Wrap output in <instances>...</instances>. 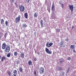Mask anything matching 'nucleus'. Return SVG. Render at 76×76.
<instances>
[{
    "instance_id": "44",
    "label": "nucleus",
    "mask_w": 76,
    "mask_h": 76,
    "mask_svg": "<svg viewBox=\"0 0 76 76\" xmlns=\"http://www.w3.org/2000/svg\"><path fill=\"white\" fill-rule=\"evenodd\" d=\"M15 5H16V2H15Z\"/></svg>"
},
{
    "instance_id": "18",
    "label": "nucleus",
    "mask_w": 76,
    "mask_h": 76,
    "mask_svg": "<svg viewBox=\"0 0 76 76\" xmlns=\"http://www.w3.org/2000/svg\"><path fill=\"white\" fill-rule=\"evenodd\" d=\"M60 63H62L64 62V59H62L60 60Z\"/></svg>"
},
{
    "instance_id": "33",
    "label": "nucleus",
    "mask_w": 76,
    "mask_h": 76,
    "mask_svg": "<svg viewBox=\"0 0 76 76\" xmlns=\"http://www.w3.org/2000/svg\"><path fill=\"white\" fill-rule=\"evenodd\" d=\"M34 61H37V58H33Z\"/></svg>"
},
{
    "instance_id": "5",
    "label": "nucleus",
    "mask_w": 76,
    "mask_h": 76,
    "mask_svg": "<svg viewBox=\"0 0 76 76\" xmlns=\"http://www.w3.org/2000/svg\"><path fill=\"white\" fill-rule=\"evenodd\" d=\"M39 72L40 74H42L43 73H44V69L42 67H41L39 68Z\"/></svg>"
},
{
    "instance_id": "7",
    "label": "nucleus",
    "mask_w": 76,
    "mask_h": 76,
    "mask_svg": "<svg viewBox=\"0 0 76 76\" xmlns=\"http://www.w3.org/2000/svg\"><path fill=\"white\" fill-rule=\"evenodd\" d=\"M73 5H69V8L71 11V12H73Z\"/></svg>"
},
{
    "instance_id": "43",
    "label": "nucleus",
    "mask_w": 76,
    "mask_h": 76,
    "mask_svg": "<svg viewBox=\"0 0 76 76\" xmlns=\"http://www.w3.org/2000/svg\"><path fill=\"white\" fill-rule=\"evenodd\" d=\"M13 1H14V0H12V1L13 2Z\"/></svg>"
},
{
    "instance_id": "46",
    "label": "nucleus",
    "mask_w": 76,
    "mask_h": 76,
    "mask_svg": "<svg viewBox=\"0 0 76 76\" xmlns=\"http://www.w3.org/2000/svg\"><path fill=\"white\" fill-rule=\"evenodd\" d=\"M28 0V1H29L30 0Z\"/></svg>"
},
{
    "instance_id": "34",
    "label": "nucleus",
    "mask_w": 76,
    "mask_h": 76,
    "mask_svg": "<svg viewBox=\"0 0 76 76\" xmlns=\"http://www.w3.org/2000/svg\"><path fill=\"white\" fill-rule=\"evenodd\" d=\"M71 59V58L70 57H69L68 58V60H70Z\"/></svg>"
},
{
    "instance_id": "2",
    "label": "nucleus",
    "mask_w": 76,
    "mask_h": 76,
    "mask_svg": "<svg viewBox=\"0 0 76 76\" xmlns=\"http://www.w3.org/2000/svg\"><path fill=\"white\" fill-rule=\"evenodd\" d=\"M21 17V16H20V15H19L18 16V17L16 18L15 19V22L16 23H18V22H19L20 20Z\"/></svg>"
},
{
    "instance_id": "37",
    "label": "nucleus",
    "mask_w": 76,
    "mask_h": 76,
    "mask_svg": "<svg viewBox=\"0 0 76 76\" xmlns=\"http://www.w3.org/2000/svg\"><path fill=\"white\" fill-rule=\"evenodd\" d=\"M63 43H61V44H60L61 46V47H62L63 46Z\"/></svg>"
},
{
    "instance_id": "10",
    "label": "nucleus",
    "mask_w": 76,
    "mask_h": 76,
    "mask_svg": "<svg viewBox=\"0 0 76 76\" xmlns=\"http://www.w3.org/2000/svg\"><path fill=\"white\" fill-rule=\"evenodd\" d=\"M43 20H41L40 21V24L41 25V28H43L44 27V24H43Z\"/></svg>"
},
{
    "instance_id": "22",
    "label": "nucleus",
    "mask_w": 76,
    "mask_h": 76,
    "mask_svg": "<svg viewBox=\"0 0 76 76\" xmlns=\"http://www.w3.org/2000/svg\"><path fill=\"white\" fill-rule=\"evenodd\" d=\"M57 69H58V70H62V68L60 66H58L57 67Z\"/></svg>"
},
{
    "instance_id": "32",
    "label": "nucleus",
    "mask_w": 76,
    "mask_h": 76,
    "mask_svg": "<svg viewBox=\"0 0 76 76\" xmlns=\"http://www.w3.org/2000/svg\"><path fill=\"white\" fill-rule=\"evenodd\" d=\"M56 30H57V31L58 32H60V29H57Z\"/></svg>"
},
{
    "instance_id": "1",
    "label": "nucleus",
    "mask_w": 76,
    "mask_h": 76,
    "mask_svg": "<svg viewBox=\"0 0 76 76\" xmlns=\"http://www.w3.org/2000/svg\"><path fill=\"white\" fill-rule=\"evenodd\" d=\"M2 48L3 49H5L4 51L6 53H9L10 51V47L9 46L6 45L5 43H4L2 44Z\"/></svg>"
},
{
    "instance_id": "17",
    "label": "nucleus",
    "mask_w": 76,
    "mask_h": 76,
    "mask_svg": "<svg viewBox=\"0 0 76 76\" xmlns=\"http://www.w3.org/2000/svg\"><path fill=\"white\" fill-rule=\"evenodd\" d=\"M75 45H71L70 47V48L72 49H75Z\"/></svg>"
},
{
    "instance_id": "24",
    "label": "nucleus",
    "mask_w": 76,
    "mask_h": 76,
    "mask_svg": "<svg viewBox=\"0 0 76 76\" xmlns=\"http://www.w3.org/2000/svg\"><path fill=\"white\" fill-rule=\"evenodd\" d=\"M47 10L48 11L49 13H50V7H47Z\"/></svg>"
},
{
    "instance_id": "42",
    "label": "nucleus",
    "mask_w": 76,
    "mask_h": 76,
    "mask_svg": "<svg viewBox=\"0 0 76 76\" xmlns=\"http://www.w3.org/2000/svg\"><path fill=\"white\" fill-rule=\"evenodd\" d=\"M1 55H0V59H1Z\"/></svg>"
},
{
    "instance_id": "45",
    "label": "nucleus",
    "mask_w": 76,
    "mask_h": 76,
    "mask_svg": "<svg viewBox=\"0 0 76 76\" xmlns=\"http://www.w3.org/2000/svg\"><path fill=\"white\" fill-rule=\"evenodd\" d=\"M15 6H16V7H17V4L15 5Z\"/></svg>"
},
{
    "instance_id": "41",
    "label": "nucleus",
    "mask_w": 76,
    "mask_h": 76,
    "mask_svg": "<svg viewBox=\"0 0 76 76\" xmlns=\"http://www.w3.org/2000/svg\"><path fill=\"white\" fill-rule=\"evenodd\" d=\"M37 54H38V55H39V52H38V53H37Z\"/></svg>"
},
{
    "instance_id": "21",
    "label": "nucleus",
    "mask_w": 76,
    "mask_h": 76,
    "mask_svg": "<svg viewBox=\"0 0 76 76\" xmlns=\"http://www.w3.org/2000/svg\"><path fill=\"white\" fill-rule=\"evenodd\" d=\"M54 4H53L52 5V7L51 8V10H53V11H54Z\"/></svg>"
},
{
    "instance_id": "35",
    "label": "nucleus",
    "mask_w": 76,
    "mask_h": 76,
    "mask_svg": "<svg viewBox=\"0 0 76 76\" xmlns=\"http://www.w3.org/2000/svg\"><path fill=\"white\" fill-rule=\"evenodd\" d=\"M16 63L17 64H19V61H17Z\"/></svg>"
},
{
    "instance_id": "31",
    "label": "nucleus",
    "mask_w": 76,
    "mask_h": 76,
    "mask_svg": "<svg viewBox=\"0 0 76 76\" xmlns=\"http://www.w3.org/2000/svg\"><path fill=\"white\" fill-rule=\"evenodd\" d=\"M6 35H7V34L6 33L4 35V37L5 38H6V37H7Z\"/></svg>"
},
{
    "instance_id": "6",
    "label": "nucleus",
    "mask_w": 76,
    "mask_h": 76,
    "mask_svg": "<svg viewBox=\"0 0 76 76\" xmlns=\"http://www.w3.org/2000/svg\"><path fill=\"white\" fill-rule=\"evenodd\" d=\"M45 50L47 53H48V54H51L52 53V52L51 51H50L47 48H46Z\"/></svg>"
},
{
    "instance_id": "8",
    "label": "nucleus",
    "mask_w": 76,
    "mask_h": 76,
    "mask_svg": "<svg viewBox=\"0 0 76 76\" xmlns=\"http://www.w3.org/2000/svg\"><path fill=\"white\" fill-rule=\"evenodd\" d=\"M20 57H21V58H24V57H25V54H24V53H21L20 55Z\"/></svg>"
},
{
    "instance_id": "25",
    "label": "nucleus",
    "mask_w": 76,
    "mask_h": 76,
    "mask_svg": "<svg viewBox=\"0 0 76 76\" xmlns=\"http://www.w3.org/2000/svg\"><path fill=\"white\" fill-rule=\"evenodd\" d=\"M3 22H4V20L3 19H1V23L2 25H3Z\"/></svg>"
},
{
    "instance_id": "29",
    "label": "nucleus",
    "mask_w": 76,
    "mask_h": 76,
    "mask_svg": "<svg viewBox=\"0 0 76 76\" xmlns=\"http://www.w3.org/2000/svg\"><path fill=\"white\" fill-rule=\"evenodd\" d=\"M8 75H9L10 76L11 75V73L10 72L8 71Z\"/></svg>"
},
{
    "instance_id": "9",
    "label": "nucleus",
    "mask_w": 76,
    "mask_h": 76,
    "mask_svg": "<svg viewBox=\"0 0 76 76\" xmlns=\"http://www.w3.org/2000/svg\"><path fill=\"white\" fill-rule=\"evenodd\" d=\"M13 75L14 76H16L17 75V71L14 70L13 72Z\"/></svg>"
},
{
    "instance_id": "13",
    "label": "nucleus",
    "mask_w": 76,
    "mask_h": 76,
    "mask_svg": "<svg viewBox=\"0 0 76 76\" xmlns=\"http://www.w3.org/2000/svg\"><path fill=\"white\" fill-rule=\"evenodd\" d=\"M28 63L29 66H31L32 65V61H31V60H29Z\"/></svg>"
},
{
    "instance_id": "19",
    "label": "nucleus",
    "mask_w": 76,
    "mask_h": 76,
    "mask_svg": "<svg viewBox=\"0 0 76 76\" xmlns=\"http://www.w3.org/2000/svg\"><path fill=\"white\" fill-rule=\"evenodd\" d=\"M23 28H25L26 27H27V25H26V24H23L22 25Z\"/></svg>"
},
{
    "instance_id": "3",
    "label": "nucleus",
    "mask_w": 76,
    "mask_h": 76,
    "mask_svg": "<svg viewBox=\"0 0 76 76\" xmlns=\"http://www.w3.org/2000/svg\"><path fill=\"white\" fill-rule=\"evenodd\" d=\"M19 9L20 12H24L25 10V7L22 5H19Z\"/></svg>"
},
{
    "instance_id": "36",
    "label": "nucleus",
    "mask_w": 76,
    "mask_h": 76,
    "mask_svg": "<svg viewBox=\"0 0 76 76\" xmlns=\"http://www.w3.org/2000/svg\"><path fill=\"white\" fill-rule=\"evenodd\" d=\"M3 37V36L2 35H1V34H0V38H1V37Z\"/></svg>"
},
{
    "instance_id": "38",
    "label": "nucleus",
    "mask_w": 76,
    "mask_h": 76,
    "mask_svg": "<svg viewBox=\"0 0 76 76\" xmlns=\"http://www.w3.org/2000/svg\"><path fill=\"white\" fill-rule=\"evenodd\" d=\"M73 52H74V53H76V51H75V49H74Z\"/></svg>"
},
{
    "instance_id": "14",
    "label": "nucleus",
    "mask_w": 76,
    "mask_h": 76,
    "mask_svg": "<svg viewBox=\"0 0 76 76\" xmlns=\"http://www.w3.org/2000/svg\"><path fill=\"white\" fill-rule=\"evenodd\" d=\"M19 70L20 72L21 73H22V72H23V69L21 67H19Z\"/></svg>"
},
{
    "instance_id": "12",
    "label": "nucleus",
    "mask_w": 76,
    "mask_h": 76,
    "mask_svg": "<svg viewBox=\"0 0 76 76\" xmlns=\"http://www.w3.org/2000/svg\"><path fill=\"white\" fill-rule=\"evenodd\" d=\"M28 13L26 12L24 13V16L26 19H28Z\"/></svg>"
},
{
    "instance_id": "4",
    "label": "nucleus",
    "mask_w": 76,
    "mask_h": 76,
    "mask_svg": "<svg viewBox=\"0 0 76 76\" xmlns=\"http://www.w3.org/2000/svg\"><path fill=\"white\" fill-rule=\"evenodd\" d=\"M53 45V43L52 42H50L49 43V42H48L46 43V47H50Z\"/></svg>"
},
{
    "instance_id": "23",
    "label": "nucleus",
    "mask_w": 76,
    "mask_h": 76,
    "mask_svg": "<svg viewBox=\"0 0 76 76\" xmlns=\"http://www.w3.org/2000/svg\"><path fill=\"white\" fill-rule=\"evenodd\" d=\"M38 16V15L37 14V13H35L34 15V18H37Z\"/></svg>"
},
{
    "instance_id": "30",
    "label": "nucleus",
    "mask_w": 76,
    "mask_h": 76,
    "mask_svg": "<svg viewBox=\"0 0 76 76\" xmlns=\"http://www.w3.org/2000/svg\"><path fill=\"white\" fill-rule=\"evenodd\" d=\"M61 6L62 8H63L64 7V5L63 4H61Z\"/></svg>"
},
{
    "instance_id": "26",
    "label": "nucleus",
    "mask_w": 76,
    "mask_h": 76,
    "mask_svg": "<svg viewBox=\"0 0 76 76\" xmlns=\"http://www.w3.org/2000/svg\"><path fill=\"white\" fill-rule=\"evenodd\" d=\"M67 70L66 73H68L69 72V71H70V68H68Z\"/></svg>"
},
{
    "instance_id": "40",
    "label": "nucleus",
    "mask_w": 76,
    "mask_h": 76,
    "mask_svg": "<svg viewBox=\"0 0 76 76\" xmlns=\"http://www.w3.org/2000/svg\"><path fill=\"white\" fill-rule=\"evenodd\" d=\"M66 41H69V39H66Z\"/></svg>"
},
{
    "instance_id": "28",
    "label": "nucleus",
    "mask_w": 76,
    "mask_h": 76,
    "mask_svg": "<svg viewBox=\"0 0 76 76\" xmlns=\"http://www.w3.org/2000/svg\"><path fill=\"white\" fill-rule=\"evenodd\" d=\"M34 75H35V76H37V72H36V71H34Z\"/></svg>"
},
{
    "instance_id": "11",
    "label": "nucleus",
    "mask_w": 76,
    "mask_h": 76,
    "mask_svg": "<svg viewBox=\"0 0 76 76\" xmlns=\"http://www.w3.org/2000/svg\"><path fill=\"white\" fill-rule=\"evenodd\" d=\"M6 57H5V56H3L1 58V61H4V60H6Z\"/></svg>"
},
{
    "instance_id": "39",
    "label": "nucleus",
    "mask_w": 76,
    "mask_h": 76,
    "mask_svg": "<svg viewBox=\"0 0 76 76\" xmlns=\"http://www.w3.org/2000/svg\"><path fill=\"white\" fill-rule=\"evenodd\" d=\"M73 28H74V26H72V29H73Z\"/></svg>"
},
{
    "instance_id": "20",
    "label": "nucleus",
    "mask_w": 76,
    "mask_h": 76,
    "mask_svg": "<svg viewBox=\"0 0 76 76\" xmlns=\"http://www.w3.org/2000/svg\"><path fill=\"white\" fill-rule=\"evenodd\" d=\"M11 55V53H8L7 56V57H10Z\"/></svg>"
},
{
    "instance_id": "15",
    "label": "nucleus",
    "mask_w": 76,
    "mask_h": 76,
    "mask_svg": "<svg viewBox=\"0 0 76 76\" xmlns=\"http://www.w3.org/2000/svg\"><path fill=\"white\" fill-rule=\"evenodd\" d=\"M14 54L15 56H17V55L18 54V52L17 51H15L14 52Z\"/></svg>"
},
{
    "instance_id": "16",
    "label": "nucleus",
    "mask_w": 76,
    "mask_h": 76,
    "mask_svg": "<svg viewBox=\"0 0 76 76\" xmlns=\"http://www.w3.org/2000/svg\"><path fill=\"white\" fill-rule=\"evenodd\" d=\"M64 74H65V73H64V72H61V73H60V75L61 76H63L64 75Z\"/></svg>"
},
{
    "instance_id": "27",
    "label": "nucleus",
    "mask_w": 76,
    "mask_h": 76,
    "mask_svg": "<svg viewBox=\"0 0 76 76\" xmlns=\"http://www.w3.org/2000/svg\"><path fill=\"white\" fill-rule=\"evenodd\" d=\"M5 24L6 26H8V21H5Z\"/></svg>"
}]
</instances>
